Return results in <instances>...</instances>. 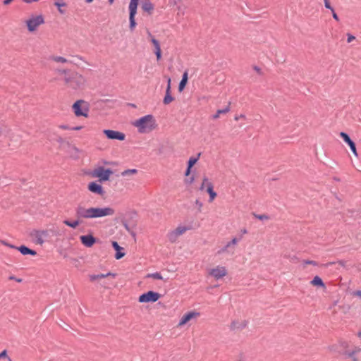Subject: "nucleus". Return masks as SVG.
<instances>
[{
  "label": "nucleus",
  "instance_id": "1a4fd4ad",
  "mask_svg": "<svg viewBox=\"0 0 361 361\" xmlns=\"http://www.w3.org/2000/svg\"><path fill=\"white\" fill-rule=\"evenodd\" d=\"M30 235L34 238L36 244L42 245L44 242V238L48 236V231L34 230Z\"/></svg>",
  "mask_w": 361,
  "mask_h": 361
},
{
  "label": "nucleus",
  "instance_id": "a211bd4d",
  "mask_svg": "<svg viewBox=\"0 0 361 361\" xmlns=\"http://www.w3.org/2000/svg\"><path fill=\"white\" fill-rule=\"evenodd\" d=\"M16 250H18L23 255H30L35 256L37 255V252L35 250H32L25 245H20L17 247Z\"/></svg>",
  "mask_w": 361,
  "mask_h": 361
},
{
  "label": "nucleus",
  "instance_id": "49530a36",
  "mask_svg": "<svg viewBox=\"0 0 361 361\" xmlns=\"http://www.w3.org/2000/svg\"><path fill=\"white\" fill-rule=\"evenodd\" d=\"M151 42H152V43L153 44V45H154V47L155 49H158V48H161V47H160L159 42L157 39H156L155 38H152V39H151Z\"/></svg>",
  "mask_w": 361,
  "mask_h": 361
},
{
  "label": "nucleus",
  "instance_id": "7ed1b4c3",
  "mask_svg": "<svg viewBox=\"0 0 361 361\" xmlns=\"http://www.w3.org/2000/svg\"><path fill=\"white\" fill-rule=\"evenodd\" d=\"M73 110L76 116H88L89 104L87 102L80 99L73 104Z\"/></svg>",
  "mask_w": 361,
  "mask_h": 361
},
{
  "label": "nucleus",
  "instance_id": "2f4dec72",
  "mask_svg": "<svg viewBox=\"0 0 361 361\" xmlns=\"http://www.w3.org/2000/svg\"><path fill=\"white\" fill-rule=\"evenodd\" d=\"M136 14H129V21H130V25H129V28L131 31H133L135 26H136V22H135V16Z\"/></svg>",
  "mask_w": 361,
  "mask_h": 361
},
{
  "label": "nucleus",
  "instance_id": "0e129e2a",
  "mask_svg": "<svg viewBox=\"0 0 361 361\" xmlns=\"http://www.w3.org/2000/svg\"><path fill=\"white\" fill-rule=\"evenodd\" d=\"M68 145H69L70 148H71V149L74 150L76 153H78V152H79L78 149L76 147H75V146H71V145H70L69 144H68Z\"/></svg>",
  "mask_w": 361,
  "mask_h": 361
},
{
  "label": "nucleus",
  "instance_id": "423d86ee",
  "mask_svg": "<svg viewBox=\"0 0 361 361\" xmlns=\"http://www.w3.org/2000/svg\"><path fill=\"white\" fill-rule=\"evenodd\" d=\"M112 173L113 171L111 169H104L103 166H99L94 169L93 175L99 178L100 181H106Z\"/></svg>",
  "mask_w": 361,
  "mask_h": 361
},
{
  "label": "nucleus",
  "instance_id": "79ce46f5",
  "mask_svg": "<svg viewBox=\"0 0 361 361\" xmlns=\"http://www.w3.org/2000/svg\"><path fill=\"white\" fill-rule=\"evenodd\" d=\"M254 216L256 218V219H258L259 220H268L269 219V216L267 214H253Z\"/></svg>",
  "mask_w": 361,
  "mask_h": 361
},
{
  "label": "nucleus",
  "instance_id": "f8f14e48",
  "mask_svg": "<svg viewBox=\"0 0 361 361\" xmlns=\"http://www.w3.org/2000/svg\"><path fill=\"white\" fill-rule=\"evenodd\" d=\"M340 137L343 140V141L346 144L348 145V146L350 147V148L352 152L353 153V154L355 157H357L358 154L357 152L355 143L354 142L353 140H351L350 136L346 133L341 132L340 133Z\"/></svg>",
  "mask_w": 361,
  "mask_h": 361
},
{
  "label": "nucleus",
  "instance_id": "f257e3e1",
  "mask_svg": "<svg viewBox=\"0 0 361 361\" xmlns=\"http://www.w3.org/2000/svg\"><path fill=\"white\" fill-rule=\"evenodd\" d=\"M63 80L67 87L74 90L82 89L86 83V79L82 75L73 71L67 76L63 77Z\"/></svg>",
  "mask_w": 361,
  "mask_h": 361
},
{
  "label": "nucleus",
  "instance_id": "052dcab7",
  "mask_svg": "<svg viewBox=\"0 0 361 361\" xmlns=\"http://www.w3.org/2000/svg\"><path fill=\"white\" fill-rule=\"evenodd\" d=\"M245 118V116L244 114H240L239 116H235L234 118L235 121H238L240 118Z\"/></svg>",
  "mask_w": 361,
  "mask_h": 361
},
{
  "label": "nucleus",
  "instance_id": "e433bc0d",
  "mask_svg": "<svg viewBox=\"0 0 361 361\" xmlns=\"http://www.w3.org/2000/svg\"><path fill=\"white\" fill-rule=\"evenodd\" d=\"M146 278H152V279H159V280H162L163 279L162 276L159 272H154V273H152V274H148L146 276Z\"/></svg>",
  "mask_w": 361,
  "mask_h": 361
},
{
  "label": "nucleus",
  "instance_id": "a878e982",
  "mask_svg": "<svg viewBox=\"0 0 361 361\" xmlns=\"http://www.w3.org/2000/svg\"><path fill=\"white\" fill-rule=\"evenodd\" d=\"M54 6L58 8V11L61 14L65 13V10L62 9V7H66L67 6L66 3L64 2L63 0H55Z\"/></svg>",
  "mask_w": 361,
  "mask_h": 361
},
{
  "label": "nucleus",
  "instance_id": "774afa93",
  "mask_svg": "<svg viewBox=\"0 0 361 361\" xmlns=\"http://www.w3.org/2000/svg\"><path fill=\"white\" fill-rule=\"evenodd\" d=\"M147 35L149 39L151 40L152 38H154V37L152 35V33L148 30L147 31Z\"/></svg>",
  "mask_w": 361,
  "mask_h": 361
},
{
  "label": "nucleus",
  "instance_id": "39448f33",
  "mask_svg": "<svg viewBox=\"0 0 361 361\" xmlns=\"http://www.w3.org/2000/svg\"><path fill=\"white\" fill-rule=\"evenodd\" d=\"M161 297V295L152 290H149L140 295L138 301L141 303L143 302H154L157 301Z\"/></svg>",
  "mask_w": 361,
  "mask_h": 361
},
{
  "label": "nucleus",
  "instance_id": "a19ab883",
  "mask_svg": "<svg viewBox=\"0 0 361 361\" xmlns=\"http://www.w3.org/2000/svg\"><path fill=\"white\" fill-rule=\"evenodd\" d=\"M242 239V235H240L238 238H233L231 241L228 242L227 244H229L230 247L235 246L239 241Z\"/></svg>",
  "mask_w": 361,
  "mask_h": 361
},
{
  "label": "nucleus",
  "instance_id": "dca6fc26",
  "mask_svg": "<svg viewBox=\"0 0 361 361\" xmlns=\"http://www.w3.org/2000/svg\"><path fill=\"white\" fill-rule=\"evenodd\" d=\"M174 100V97L171 94V78H169L167 80V87L166 90V94L163 99L164 104H169Z\"/></svg>",
  "mask_w": 361,
  "mask_h": 361
},
{
  "label": "nucleus",
  "instance_id": "2eb2a0df",
  "mask_svg": "<svg viewBox=\"0 0 361 361\" xmlns=\"http://www.w3.org/2000/svg\"><path fill=\"white\" fill-rule=\"evenodd\" d=\"M200 315L199 312H188L181 317L179 321L178 325L183 326L188 323L190 319Z\"/></svg>",
  "mask_w": 361,
  "mask_h": 361
},
{
  "label": "nucleus",
  "instance_id": "8fccbe9b",
  "mask_svg": "<svg viewBox=\"0 0 361 361\" xmlns=\"http://www.w3.org/2000/svg\"><path fill=\"white\" fill-rule=\"evenodd\" d=\"M195 204L197 206V209L199 212H201L202 207L203 206V204L202 202H200L199 200H196Z\"/></svg>",
  "mask_w": 361,
  "mask_h": 361
},
{
  "label": "nucleus",
  "instance_id": "aec40b11",
  "mask_svg": "<svg viewBox=\"0 0 361 361\" xmlns=\"http://www.w3.org/2000/svg\"><path fill=\"white\" fill-rule=\"evenodd\" d=\"M247 322L246 321H243L239 322L238 321H233L230 325L231 330H238L243 329L246 327Z\"/></svg>",
  "mask_w": 361,
  "mask_h": 361
},
{
  "label": "nucleus",
  "instance_id": "e2e57ef3",
  "mask_svg": "<svg viewBox=\"0 0 361 361\" xmlns=\"http://www.w3.org/2000/svg\"><path fill=\"white\" fill-rule=\"evenodd\" d=\"M82 128V126H75V127H71V130H79L80 129Z\"/></svg>",
  "mask_w": 361,
  "mask_h": 361
},
{
  "label": "nucleus",
  "instance_id": "5701e85b",
  "mask_svg": "<svg viewBox=\"0 0 361 361\" xmlns=\"http://www.w3.org/2000/svg\"><path fill=\"white\" fill-rule=\"evenodd\" d=\"M207 192L209 195V202H212L217 195L216 192L214 190V187L212 183H207Z\"/></svg>",
  "mask_w": 361,
  "mask_h": 361
},
{
  "label": "nucleus",
  "instance_id": "f3484780",
  "mask_svg": "<svg viewBox=\"0 0 361 361\" xmlns=\"http://www.w3.org/2000/svg\"><path fill=\"white\" fill-rule=\"evenodd\" d=\"M112 247L116 251L115 255V258L116 259H120L125 256L126 254L123 252V247H121L117 242L112 241Z\"/></svg>",
  "mask_w": 361,
  "mask_h": 361
},
{
  "label": "nucleus",
  "instance_id": "cd10ccee",
  "mask_svg": "<svg viewBox=\"0 0 361 361\" xmlns=\"http://www.w3.org/2000/svg\"><path fill=\"white\" fill-rule=\"evenodd\" d=\"M311 284L318 287H325V284L322 279L318 276L314 277V279L311 281Z\"/></svg>",
  "mask_w": 361,
  "mask_h": 361
},
{
  "label": "nucleus",
  "instance_id": "ea45409f",
  "mask_svg": "<svg viewBox=\"0 0 361 361\" xmlns=\"http://www.w3.org/2000/svg\"><path fill=\"white\" fill-rule=\"evenodd\" d=\"M207 183H210V182L209 181L208 178H207V176H204L203 177V178H202V184H201V185H200V188H199V189H200V190H203L204 189V188H205V187H207Z\"/></svg>",
  "mask_w": 361,
  "mask_h": 361
},
{
  "label": "nucleus",
  "instance_id": "13d9d810",
  "mask_svg": "<svg viewBox=\"0 0 361 361\" xmlns=\"http://www.w3.org/2000/svg\"><path fill=\"white\" fill-rule=\"evenodd\" d=\"M191 169H192V168H190V167H189V166H187V169H186V170H185V176H188L190 174V173H191Z\"/></svg>",
  "mask_w": 361,
  "mask_h": 361
},
{
  "label": "nucleus",
  "instance_id": "603ef678",
  "mask_svg": "<svg viewBox=\"0 0 361 361\" xmlns=\"http://www.w3.org/2000/svg\"><path fill=\"white\" fill-rule=\"evenodd\" d=\"M347 36H348V38H347L348 43H350L355 39V37L350 33H348Z\"/></svg>",
  "mask_w": 361,
  "mask_h": 361
},
{
  "label": "nucleus",
  "instance_id": "37998d69",
  "mask_svg": "<svg viewBox=\"0 0 361 361\" xmlns=\"http://www.w3.org/2000/svg\"><path fill=\"white\" fill-rule=\"evenodd\" d=\"M304 264H310L313 266H319V263L314 260L305 259L302 261Z\"/></svg>",
  "mask_w": 361,
  "mask_h": 361
},
{
  "label": "nucleus",
  "instance_id": "c85d7f7f",
  "mask_svg": "<svg viewBox=\"0 0 361 361\" xmlns=\"http://www.w3.org/2000/svg\"><path fill=\"white\" fill-rule=\"evenodd\" d=\"M49 60L57 62V63H71V61H68L66 58L63 56H51L49 57Z\"/></svg>",
  "mask_w": 361,
  "mask_h": 361
},
{
  "label": "nucleus",
  "instance_id": "3c124183",
  "mask_svg": "<svg viewBox=\"0 0 361 361\" xmlns=\"http://www.w3.org/2000/svg\"><path fill=\"white\" fill-rule=\"evenodd\" d=\"M324 2L326 8L333 11L334 8L331 6L329 0L325 1Z\"/></svg>",
  "mask_w": 361,
  "mask_h": 361
},
{
  "label": "nucleus",
  "instance_id": "6ab92c4d",
  "mask_svg": "<svg viewBox=\"0 0 361 361\" xmlns=\"http://www.w3.org/2000/svg\"><path fill=\"white\" fill-rule=\"evenodd\" d=\"M111 276L113 278H114L116 276V274H113L111 272H108L105 274H92V275H90V279L91 281H97V280H101V279H103L106 277H108V276Z\"/></svg>",
  "mask_w": 361,
  "mask_h": 361
},
{
  "label": "nucleus",
  "instance_id": "9d476101",
  "mask_svg": "<svg viewBox=\"0 0 361 361\" xmlns=\"http://www.w3.org/2000/svg\"><path fill=\"white\" fill-rule=\"evenodd\" d=\"M104 134L108 139L117 140L123 141L126 138V135L123 133L116 131L113 130H104Z\"/></svg>",
  "mask_w": 361,
  "mask_h": 361
},
{
  "label": "nucleus",
  "instance_id": "b1692460",
  "mask_svg": "<svg viewBox=\"0 0 361 361\" xmlns=\"http://www.w3.org/2000/svg\"><path fill=\"white\" fill-rule=\"evenodd\" d=\"M360 349H356L355 350H352V351H350V350H345L343 351V359H353V361H356V358L354 357L355 354L357 353V352H360Z\"/></svg>",
  "mask_w": 361,
  "mask_h": 361
},
{
  "label": "nucleus",
  "instance_id": "6e6d98bb",
  "mask_svg": "<svg viewBox=\"0 0 361 361\" xmlns=\"http://www.w3.org/2000/svg\"><path fill=\"white\" fill-rule=\"evenodd\" d=\"M253 69L259 74V75H262V70L261 68L257 66H253Z\"/></svg>",
  "mask_w": 361,
  "mask_h": 361
},
{
  "label": "nucleus",
  "instance_id": "f704fd0d",
  "mask_svg": "<svg viewBox=\"0 0 361 361\" xmlns=\"http://www.w3.org/2000/svg\"><path fill=\"white\" fill-rule=\"evenodd\" d=\"M71 71V69H64V68H57L56 69L55 72L61 75H63V77L67 76Z\"/></svg>",
  "mask_w": 361,
  "mask_h": 361
},
{
  "label": "nucleus",
  "instance_id": "09e8293b",
  "mask_svg": "<svg viewBox=\"0 0 361 361\" xmlns=\"http://www.w3.org/2000/svg\"><path fill=\"white\" fill-rule=\"evenodd\" d=\"M0 243L6 246H8L11 248H13V249H16L17 246H15L13 245H11L10 243H8V242L5 241V240H0Z\"/></svg>",
  "mask_w": 361,
  "mask_h": 361
},
{
  "label": "nucleus",
  "instance_id": "4be33fe9",
  "mask_svg": "<svg viewBox=\"0 0 361 361\" xmlns=\"http://www.w3.org/2000/svg\"><path fill=\"white\" fill-rule=\"evenodd\" d=\"M141 8L144 11L151 13L154 10V5L150 1L145 0L142 3Z\"/></svg>",
  "mask_w": 361,
  "mask_h": 361
},
{
  "label": "nucleus",
  "instance_id": "f03ea898",
  "mask_svg": "<svg viewBox=\"0 0 361 361\" xmlns=\"http://www.w3.org/2000/svg\"><path fill=\"white\" fill-rule=\"evenodd\" d=\"M133 125L138 128L140 133H147L154 130L157 125L156 120L152 114H148L136 120Z\"/></svg>",
  "mask_w": 361,
  "mask_h": 361
},
{
  "label": "nucleus",
  "instance_id": "412c9836",
  "mask_svg": "<svg viewBox=\"0 0 361 361\" xmlns=\"http://www.w3.org/2000/svg\"><path fill=\"white\" fill-rule=\"evenodd\" d=\"M121 224L122 225L124 226V228H126V230L134 238H135V236H136V233L135 232L133 231V228H135V224H133L132 226L129 225L127 222V221L126 219H122L121 220Z\"/></svg>",
  "mask_w": 361,
  "mask_h": 361
},
{
  "label": "nucleus",
  "instance_id": "4468645a",
  "mask_svg": "<svg viewBox=\"0 0 361 361\" xmlns=\"http://www.w3.org/2000/svg\"><path fill=\"white\" fill-rule=\"evenodd\" d=\"M88 190L99 195H104L105 193L102 186L97 182H90L88 185Z\"/></svg>",
  "mask_w": 361,
  "mask_h": 361
},
{
  "label": "nucleus",
  "instance_id": "de8ad7c7",
  "mask_svg": "<svg viewBox=\"0 0 361 361\" xmlns=\"http://www.w3.org/2000/svg\"><path fill=\"white\" fill-rule=\"evenodd\" d=\"M154 53H155V55L157 56V61L160 60L161 58V48H158V49H155Z\"/></svg>",
  "mask_w": 361,
  "mask_h": 361
},
{
  "label": "nucleus",
  "instance_id": "bb28decb",
  "mask_svg": "<svg viewBox=\"0 0 361 361\" xmlns=\"http://www.w3.org/2000/svg\"><path fill=\"white\" fill-rule=\"evenodd\" d=\"M188 72L185 71L183 76H182V79L179 83V85H178V90L180 92H181L185 87L186 84H187V82H188Z\"/></svg>",
  "mask_w": 361,
  "mask_h": 361
},
{
  "label": "nucleus",
  "instance_id": "69168bd1",
  "mask_svg": "<svg viewBox=\"0 0 361 361\" xmlns=\"http://www.w3.org/2000/svg\"><path fill=\"white\" fill-rule=\"evenodd\" d=\"M354 295L359 296L361 298V290H357L354 292Z\"/></svg>",
  "mask_w": 361,
  "mask_h": 361
},
{
  "label": "nucleus",
  "instance_id": "c756f323",
  "mask_svg": "<svg viewBox=\"0 0 361 361\" xmlns=\"http://www.w3.org/2000/svg\"><path fill=\"white\" fill-rule=\"evenodd\" d=\"M230 111V104L223 109L217 110L216 113L212 116L214 119H216L219 117L220 114H225Z\"/></svg>",
  "mask_w": 361,
  "mask_h": 361
},
{
  "label": "nucleus",
  "instance_id": "864d4df0",
  "mask_svg": "<svg viewBox=\"0 0 361 361\" xmlns=\"http://www.w3.org/2000/svg\"><path fill=\"white\" fill-rule=\"evenodd\" d=\"M331 13H332V17L334 20H336V21H339V18L338 16V15L336 14V13L335 12L334 9H333V11H331Z\"/></svg>",
  "mask_w": 361,
  "mask_h": 361
},
{
  "label": "nucleus",
  "instance_id": "bf43d9fd",
  "mask_svg": "<svg viewBox=\"0 0 361 361\" xmlns=\"http://www.w3.org/2000/svg\"><path fill=\"white\" fill-rule=\"evenodd\" d=\"M9 280H14V281H17V282H19V283L22 281V279H17V278H16V277H15V276H10V277H9Z\"/></svg>",
  "mask_w": 361,
  "mask_h": 361
},
{
  "label": "nucleus",
  "instance_id": "0eeeda50",
  "mask_svg": "<svg viewBox=\"0 0 361 361\" xmlns=\"http://www.w3.org/2000/svg\"><path fill=\"white\" fill-rule=\"evenodd\" d=\"M114 209L111 207H93L92 209V219L99 218L106 216H111L114 214Z\"/></svg>",
  "mask_w": 361,
  "mask_h": 361
},
{
  "label": "nucleus",
  "instance_id": "ddd939ff",
  "mask_svg": "<svg viewBox=\"0 0 361 361\" xmlns=\"http://www.w3.org/2000/svg\"><path fill=\"white\" fill-rule=\"evenodd\" d=\"M80 240L82 244L87 247H91L97 241L96 238L92 234L81 235Z\"/></svg>",
  "mask_w": 361,
  "mask_h": 361
},
{
  "label": "nucleus",
  "instance_id": "c9c22d12",
  "mask_svg": "<svg viewBox=\"0 0 361 361\" xmlns=\"http://www.w3.org/2000/svg\"><path fill=\"white\" fill-rule=\"evenodd\" d=\"M137 173V169H126V170H125V171L121 172V176H129V175L136 174Z\"/></svg>",
  "mask_w": 361,
  "mask_h": 361
},
{
  "label": "nucleus",
  "instance_id": "6e6552de",
  "mask_svg": "<svg viewBox=\"0 0 361 361\" xmlns=\"http://www.w3.org/2000/svg\"><path fill=\"white\" fill-rule=\"evenodd\" d=\"M92 209L85 208L81 205H78L75 208V215L78 219H92Z\"/></svg>",
  "mask_w": 361,
  "mask_h": 361
},
{
  "label": "nucleus",
  "instance_id": "20e7f679",
  "mask_svg": "<svg viewBox=\"0 0 361 361\" xmlns=\"http://www.w3.org/2000/svg\"><path fill=\"white\" fill-rule=\"evenodd\" d=\"M44 23V19L42 15L32 16L26 20L27 30L30 32H34L40 25Z\"/></svg>",
  "mask_w": 361,
  "mask_h": 361
},
{
  "label": "nucleus",
  "instance_id": "7c9ffc66",
  "mask_svg": "<svg viewBox=\"0 0 361 361\" xmlns=\"http://www.w3.org/2000/svg\"><path fill=\"white\" fill-rule=\"evenodd\" d=\"M167 237L171 243H175L177 240L179 235L173 230L168 233Z\"/></svg>",
  "mask_w": 361,
  "mask_h": 361
},
{
  "label": "nucleus",
  "instance_id": "680f3d73",
  "mask_svg": "<svg viewBox=\"0 0 361 361\" xmlns=\"http://www.w3.org/2000/svg\"><path fill=\"white\" fill-rule=\"evenodd\" d=\"M334 264H335L334 262H330L326 264H322L321 266L324 267H328L329 266L333 265Z\"/></svg>",
  "mask_w": 361,
  "mask_h": 361
},
{
  "label": "nucleus",
  "instance_id": "338daca9",
  "mask_svg": "<svg viewBox=\"0 0 361 361\" xmlns=\"http://www.w3.org/2000/svg\"><path fill=\"white\" fill-rule=\"evenodd\" d=\"M101 285H102L104 288H109V285H110V284H109V283H107V282H103L102 283H101Z\"/></svg>",
  "mask_w": 361,
  "mask_h": 361
},
{
  "label": "nucleus",
  "instance_id": "4c0bfd02",
  "mask_svg": "<svg viewBox=\"0 0 361 361\" xmlns=\"http://www.w3.org/2000/svg\"><path fill=\"white\" fill-rule=\"evenodd\" d=\"M187 230V227L180 226H178L174 231L180 236V235L183 234Z\"/></svg>",
  "mask_w": 361,
  "mask_h": 361
},
{
  "label": "nucleus",
  "instance_id": "393cba45",
  "mask_svg": "<svg viewBox=\"0 0 361 361\" xmlns=\"http://www.w3.org/2000/svg\"><path fill=\"white\" fill-rule=\"evenodd\" d=\"M139 0H130L129 4V14H136Z\"/></svg>",
  "mask_w": 361,
  "mask_h": 361
},
{
  "label": "nucleus",
  "instance_id": "4d7b16f0",
  "mask_svg": "<svg viewBox=\"0 0 361 361\" xmlns=\"http://www.w3.org/2000/svg\"><path fill=\"white\" fill-rule=\"evenodd\" d=\"M59 128L61 129H63V130H71V127H70L68 125H64V124L60 125L59 126Z\"/></svg>",
  "mask_w": 361,
  "mask_h": 361
},
{
  "label": "nucleus",
  "instance_id": "9b49d317",
  "mask_svg": "<svg viewBox=\"0 0 361 361\" xmlns=\"http://www.w3.org/2000/svg\"><path fill=\"white\" fill-rule=\"evenodd\" d=\"M209 274L218 280L227 275V270L225 267L218 266L216 268L212 269L209 271Z\"/></svg>",
  "mask_w": 361,
  "mask_h": 361
},
{
  "label": "nucleus",
  "instance_id": "58836bf2",
  "mask_svg": "<svg viewBox=\"0 0 361 361\" xmlns=\"http://www.w3.org/2000/svg\"><path fill=\"white\" fill-rule=\"evenodd\" d=\"M338 308L344 314H346L350 311V306L348 304H343V305H339Z\"/></svg>",
  "mask_w": 361,
  "mask_h": 361
},
{
  "label": "nucleus",
  "instance_id": "a18cd8bd",
  "mask_svg": "<svg viewBox=\"0 0 361 361\" xmlns=\"http://www.w3.org/2000/svg\"><path fill=\"white\" fill-rule=\"evenodd\" d=\"M0 359H7L8 361H11V359L7 355L6 350H4L0 353Z\"/></svg>",
  "mask_w": 361,
  "mask_h": 361
},
{
  "label": "nucleus",
  "instance_id": "c03bdc74",
  "mask_svg": "<svg viewBox=\"0 0 361 361\" xmlns=\"http://www.w3.org/2000/svg\"><path fill=\"white\" fill-rule=\"evenodd\" d=\"M231 247L229 246V244H227L223 247L222 248H221L219 251H218V254H222V253H224V252H229V248Z\"/></svg>",
  "mask_w": 361,
  "mask_h": 361
},
{
  "label": "nucleus",
  "instance_id": "72a5a7b5",
  "mask_svg": "<svg viewBox=\"0 0 361 361\" xmlns=\"http://www.w3.org/2000/svg\"><path fill=\"white\" fill-rule=\"evenodd\" d=\"M201 154L199 153L196 157H192L188 161V166L192 168V166L197 162Z\"/></svg>",
  "mask_w": 361,
  "mask_h": 361
},
{
  "label": "nucleus",
  "instance_id": "5fc2aeb1",
  "mask_svg": "<svg viewBox=\"0 0 361 361\" xmlns=\"http://www.w3.org/2000/svg\"><path fill=\"white\" fill-rule=\"evenodd\" d=\"M195 180V177L192 176L191 177H190L189 178L186 179L185 180V183L187 184H192Z\"/></svg>",
  "mask_w": 361,
  "mask_h": 361
},
{
  "label": "nucleus",
  "instance_id": "473e14b6",
  "mask_svg": "<svg viewBox=\"0 0 361 361\" xmlns=\"http://www.w3.org/2000/svg\"><path fill=\"white\" fill-rule=\"evenodd\" d=\"M63 224L71 228H75L80 224V221L75 220L73 221H71L69 220H64Z\"/></svg>",
  "mask_w": 361,
  "mask_h": 361
}]
</instances>
